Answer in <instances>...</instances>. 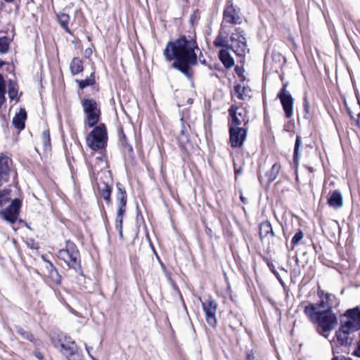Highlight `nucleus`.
<instances>
[{
  "label": "nucleus",
  "mask_w": 360,
  "mask_h": 360,
  "mask_svg": "<svg viewBox=\"0 0 360 360\" xmlns=\"http://www.w3.org/2000/svg\"><path fill=\"white\" fill-rule=\"evenodd\" d=\"M219 57L220 60L222 62V63L226 68H231V67L233 66L234 60L233 58L231 56L227 49H221L219 51Z\"/></svg>",
  "instance_id": "nucleus-23"
},
{
  "label": "nucleus",
  "mask_w": 360,
  "mask_h": 360,
  "mask_svg": "<svg viewBox=\"0 0 360 360\" xmlns=\"http://www.w3.org/2000/svg\"><path fill=\"white\" fill-rule=\"evenodd\" d=\"M126 205H118L117 214L124 215L125 212Z\"/></svg>",
  "instance_id": "nucleus-42"
},
{
  "label": "nucleus",
  "mask_w": 360,
  "mask_h": 360,
  "mask_svg": "<svg viewBox=\"0 0 360 360\" xmlns=\"http://www.w3.org/2000/svg\"><path fill=\"white\" fill-rule=\"evenodd\" d=\"M58 257L76 272L82 273L79 252L72 242L70 240L66 242L65 248L58 252Z\"/></svg>",
  "instance_id": "nucleus-4"
},
{
  "label": "nucleus",
  "mask_w": 360,
  "mask_h": 360,
  "mask_svg": "<svg viewBox=\"0 0 360 360\" xmlns=\"http://www.w3.org/2000/svg\"><path fill=\"white\" fill-rule=\"evenodd\" d=\"M26 119L27 112L25 109L21 108L13 118L12 124L16 129L22 130L25 128V122Z\"/></svg>",
  "instance_id": "nucleus-21"
},
{
  "label": "nucleus",
  "mask_w": 360,
  "mask_h": 360,
  "mask_svg": "<svg viewBox=\"0 0 360 360\" xmlns=\"http://www.w3.org/2000/svg\"><path fill=\"white\" fill-rule=\"evenodd\" d=\"M124 215L117 214L115 219V226L116 229L119 231V235L121 238H123L122 233V221H123Z\"/></svg>",
  "instance_id": "nucleus-38"
},
{
  "label": "nucleus",
  "mask_w": 360,
  "mask_h": 360,
  "mask_svg": "<svg viewBox=\"0 0 360 360\" xmlns=\"http://www.w3.org/2000/svg\"><path fill=\"white\" fill-rule=\"evenodd\" d=\"M301 144H302L301 136H297L295 144L294 155H293V159L295 162H297V160H298L299 148H300Z\"/></svg>",
  "instance_id": "nucleus-39"
},
{
  "label": "nucleus",
  "mask_w": 360,
  "mask_h": 360,
  "mask_svg": "<svg viewBox=\"0 0 360 360\" xmlns=\"http://www.w3.org/2000/svg\"><path fill=\"white\" fill-rule=\"evenodd\" d=\"M98 159L101 161L103 160L102 158H99Z\"/></svg>",
  "instance_id": "nucleus-54"
},
{
  "label": "nucleus",
  "mask_w": 360,
  "mask_h": 360,
  "mask_svg": "<svg viewBox=\"0 0 360 360\" xmlns=\"http://www.w3.org/2000/svg\"><path fill=\"white\" fill-rule=\"evenodd\" d=\"M57 17L61 27L64 28L68 33H70V31L68 28L70 16L66 13H60L57 15Z\"/></svg>",
  "instance_id": "nucleus-28"
},
{
  "label": "nucleus",
  "mask_w": 360,
  "mask_h": 360,
  "mask_svg": "<svg viewBox=\"0 0 360 360\" xmlns=\"http://www.w3.org/2000/svg\"><path fill=\"white\" fill-rule=\"evenodd\" d=\"M41 142L43 148L45 151H49L51 149V139L49 130H44L41 136Z\"/></svg>",
  "instance_id": "nucleus-26"
},
{
  "label": "nucleus",
  "mask_w": 360,
  "mask_h": 360,
  "mask_svg": "<svg viewBox=\"0 0 360 360\" xmlns=\"http://www.w3.org/2000/svg\"><path fill=\"white\" fill-rule=\"evenodd\" d=\"M318 295L320 297V301L319 303H310L307 304V306H314L316 309V311L319 314H322L323 311H332L329 305L328 304L327 302L326 301V299L323 297V290H318Z\"/></svg>",
  "instance_id": "nucleus-20"
},
{
  "label": "nucleus",
  "mask_w": 360,
  "mask_h": 360,
  "mask_svg": "<svg viewBox=\"0 0 360 360\" xmlns=\"http://www.w3.org/2000/svg\"><path fill=\"white\" fill-rule=\"evenodd\" d=\"M303 237H304L303 232L302 231H297L292 239V245L294 246V245L298 244L300 242V240L303 238Z\"/></svg>",
  "instance_id": "nucleus-40"
},
{
  "label": "nucleus",
  "mask_w": 360,
  "mask_h": 360,
  "mask_svg": "<svg viewBox=\"0 0 360 360\" xmlns=\"http://www.w3.org/2000/svg\"><path fill=\"white\" fill-rule=\"evenodd\" d=\"M229 114L230 116L229 127H240L243 124L245 125L249 122V118L247 115V112L244 108H240L232 105L229 109Z\"/></svg>",
  "instance_id": "nucleus-9"
},
{
  "label": "nucleus",
  "mask_w": 360,
  "mask_h": 360,
  "mask_svg": "<svg viewBox=\"0 0 360 360\" xmlns=\"http://www.w3.org/2000/svg\"><path fill=\"white\" fill-rule=\"evenodd\" d=\"M287 85L288 84H283L278 94V98L281 101L285 117L290 118L293 115L294 99L290 93L287 91Z\"/></svg>",
  "instance_id": "nucleus-10"
},
{
  "label": "nucleus",
  "mask_w": 360,
  "mask_h": 360,
  "mask_svg": "<svg viewBox=\"0 0 360 360\" xmlns=\"http://www.w3.org/2000/svg\"><path fill=\"white\" fill-rule=\"evenodd\" d=\"M228 33L226 30H222L221 27L216 39L214 41V45L216 47H223L231 49L237 56H245L248 49L247 40L245 37L244 30L240 28H236L235 32L231 35V42L229 44Z\"/></svg>",
  "instance_id": "nucleus-3"
},
{
  "label": "nucleus",
  "mask_w": 360,
  "mask_h": 360,
  "mask_svg": "<svg viewBox=\"0 0 360 360\" xmlns=\"http://www.w3.org/2000/svg\"><path fill=\"white\" fill-rule=\"evenodd\" d=\"M229 129V142L232 148L243 146L247 136V129L242 127L231 126Z\"/></svg>",
  "instance_id": "nucleus-11"
},
{
  "label": "nucleus",
  "mask_w": 360,
  "mask_h": 360,
  "mask_svg": "<svg viewBox=\"0 0 360 360\" xmlns=\"http://www.w3.org/2000/svg\"><path fill=\"white\" fill-rule=\"evenodd\" d=\"M34 355L38 359H39V360L43 359V355L40 352H35Z\"/></svg>",
  "instance_id": "nucleus-45"
},
{
  "label": "nucleus",
  "mask_w": 360,
  "mask_h": 360,
  "mask_svg": "<svg viewBox=\"0 0 360 360\" xmlns=\"http://www.w3.org/2000/svg\"><path fill=\"white\" fill-rule=\"evenodd\" d=\"M354 354L358 357L360 356V341L357 342L356 348L354 351Z\"/></svg>",
  "instance_id": "nucleus-43"
},
{
  "label": "nucleus",
  "mask_w": 360,
  "mask_h": 360,
  "mask_svg": "<svg viewBox=\"0 0 360 360\" xmlns=\"http://www.w3.org/2000/svg\"><path fill=\"white\" fill-rule=\"evenodd\" d=\"M20 205L21 202L18 199L13 200L6 209L0 211V216L10 224H14L18 218Z\"/></svg>",
  "instance_id": "nucleus-12"
},
{
  "label": "nucleus",
  "mask_w": 360,
  "mask_h": 360,
  "mask_svg": "<svg viewBox=\"0 0 360 360\" xmlns=\"http://www.w3.org/2000/svg\"><path fill=\"white\" fill-rule=\"evenodd\" d=\"M242 22L243 18L240 8L235 6L232 1H229L223 12L221 29L226 30L229 24L236 25Z\"/></svg>",
  "instance_id": "nucleus-7"
},
{
  "label": "nucleus",
  "mask_w": 360,
  "mask_h": 360,
  "mask_svg": "<svg viewBox=\"0 0 360 360\" xmlns=\"http://www.w3.org/2000/svg\"><path fill=\"white\" fill-rule=\"evenodd\" d=\"M323 297L331 309L333 307V306L338 305V302L337 300L336 297L334 295L328 292L325 293L323 292Z\"/></svg>",
  "instance_id": "nucleus-33"
},
{
  "label": "nucleus",
  "mask_w": 360,
  "mask_h": 360,
  "mask_svg": "<svg viewBox=\"0 0 360 360\" xmlns=\"http://www.w3.org/2000/svg\"><path fill=\"white\" fill-rule=\"evenodd\" d=\"M181 130L180 134L177 136V141L180 146L183 148H186V145L189 141V133L190 126L185 123L183 118H181Z\"/></svg>",
  "instance_id": "nucleus-17"
},
{
  "label": "nucleus",
  "mask_w": 360,
  "mask_h": 360,
  "mask_svg": "<svg viewBox=\"0 0 360 360\" xmlns=\"http://www.w3.org/2000/svg\"><path fill=\"white\" fill-rule=\"evenodd\" d=\"M5 64V62H4L2 60L0 59V68Z\"/></svg>",
  "instance_id": "nucleus-49"
},
{
  "label": "nucleus",
  "mask_w": 360,
  "mask_h": 360,
  "mask_svg": "<svg viewBox=\"0 0 360 360\" xmlns=\"http://www.w3.org/2000/svg\"><path fill=\"white\" fill-rule=\"evenodd\" d=\"M348 112L349 114V116L351 117L352 120H354L356 123L357 124V125L359 124L360 123V112H359L357 115H356V118H354L353 115L352 114V112L349 110V109H348Z\"/></svg>",
  "instance_id": "nucleus-41"
},
{
  "label": "nucleus",
  "mask_w": 360,
  "mask_h": 360,
  "mask_svg": "<svg viewBox=\"0 0 360 360\" xmlns=\"http://www.w3.org/2000/svg\"><path fill=\"white\" fill-rule=\"evenodd\" d=\"M340 326L352 334L360 329V307L347 309L340 316Z\"/></svg>",
  "instance_id": "nucleus-5"
},
{
  "label": "nucleus",
  "mask_w": 360,
  "mask_h": 360,
  "mask_svg": "<svg viewBox=\"0 0 360 360\" xmlns=\"http://www.w3.org/2000/svg\"><path fill=\"white\" fill-rule=\"evenodd\" d=\"M6 2H12L14 0H5Z\"/></svg>",
  "instance_id": "nucleus-51"
},
{
  "label": "nucleus",
  "mask_w": 360,
  "mask_h": 360,
  "mask_svg": "<svg viewBox=\"0 0 360 360\" xmlns=\"http://www.w3.org/2000/svg\"><path fill=\"white\" fill-rule=\"evenodd\" d=\"M240 199L243 202H244V198L243 196H240Z\"/></svg>",
  "instance_id": "nucleus-53"
},
{
  "label": "nucleus",
  "mask_w": 360,
  "mask_h": 360,
  "mask_svg": "<svg viewBox=\"0 0 360 360\" xmlns=\"http://www.w3.org/2000/svg\"><path fill=\"white\" fill-rule=\"evenodd\" d=\"M68 360H84L81 352L77 348L73 352H70L65 355Z\"/></svg>",
  "instance_id": "nucleus-36"
},
{
  "label": "nucleus",
  "mask_w": 360,
  "mask_h": 360,
  "mask_svg": "<svg viewBox=\"0 0 360 360\" xmlns=\"http://www.w3.org/2000/svg\"><path fill=\"white\" fill-rule=\"evenodd\" d=\"M281 169V165L279 163H275L271 168V169L266 173L269 181L271 182L274 181Z\"/></svg>",
  "instance_id": "nucleus-27"
},
{
  "label": "nucleus",
  "mask_w": 360,
  "mask_h": 360,
  "mask_svg": "<svg viewBox=\"0 0 360 360\" xmlns=\"http://www.w3.org/2000/svg\"><path fill=\"white\" fill-rule=\"evenodd\" d=\"M10 162L7 156L3 154L0 155V187L8 181L11 172Z\"/></svg>",
  "instance_id": "nucleus-14"
},
{
  "label": "nucleus",
  "mask_w": 360,
  "mask_h": 360,
  "mask_svg": "<svg viewBox=\"0 0 360 360\" xmlns=\"http://www.w3.org/2000/svg\"><path fill=\"white\" fill-rule=\"evenodd\" d=\"M198 53L201 54L195 39L185 36L167 43L164 56L168 61L174 60L172 68L178 70L187 78L193 75V66L197 65Z\"/></svg>",
  "instance_id": "nucleus-1"
},
{
  "label": "nucleus",
  "mask_w": 360,
  "mask_h": 360,
  "mask_svg": "<svg viewBox=\"0 0 360 360\" xmlns=\"http://www.w3.org/2000/svg\"><path fill=\"white\" fill-rule=\"evenodd\" d=\"M233 96L240 100L246 101L251 98V89L248 86L237 84L234 86Z\"/></svg>",
  "instance_id": "nucleus-19"
},
{
  "label": "nucleus",
  "mask_w": 360,
  "mask_h": 360,
  "mask_svg": "<svg viewBox=\"0 0 360 360\" xmlns=\"http://www.w3.org/2000/svg\"><path fill=\"white\" fill-rule=\"evenodd\" d=\"M255 356L252 352H250L247 354L246 359L247 360H255Z\"/></svg>",
  "instance_id": "nucleus-44"
},
{
  "label": "nucleus",
  "mask_w": 360,
  "mask_h": 360,
  "mask_svg": "<svg viewBox=\"0 0 360 360\" xmlns=\"http://www.w3.org/2000/svg\"><path fill=\"white\" fill-rule=\"evenodd\" d=\"M202 309L205 314L206 321L207 323L214 327L217 325L216 314L217 310V303L212 299L202 302L201 300Z\"/></svg>",
  "instance_id": "nucleus-13"
},
{
  "label": "nucleus",
  "mask_w": 360,
  "mask_h": 360,
  "mask_svg": "<svg viewBox=\"0 0 360 360\" xmlns=\"http://www.w3.org/2000/svg\"><path fill=\"white\" fill-rule=\"evenodd\" d=\"M11 40L7 37H0V54H5L9 50Z\"/></svg>",
  "instance_id": "nucleus-30"
},
{
  "label": "nucleus",
  "mask_w": 360,
  "mask_h": 360,
  "mask_svg": "<svg viewBox=\"0 0 360 360\" xmlns=\"http://www.w3.org/2000/svg\"><path fill=\"white\" fill-rule=\"evenodd\" d=\"M352 333L340 326L339 329L335 332L337 342L341 346H347L352 342Z\"/></svg>",
  "instance_id": "nucleus-16"
},
{
  "label": "nucleus",
  "mask_w": 360,
  "mask_h": 360,
  "mask_svg": "<svg viewBox=\"0 0 360 360\" xmlns=\"http://www.w3.org/2000/svg\"><path fill=\"white\" fill-rule=\"evenodd\" d=\"M84 111L86 115V124L92 127L98 123L100 118V109L93 98H84L82 101Z\"/></svg>",
  "instance_id": "nucleus-8"
},
{
  "label": "nucleus",
  "mask_w": 360,
  "mask_h": 360,
  "mask_svg": "<svg viewBox=\"0 0 360 360\" xmlns=\"http://www.w3.org/2000/svg\"><path fill=\"white\" fill-rule=\"evenodd\" d=\"M332 360H352L351 359H345V357L334 356Z\"/></svg>",
  "instance_id": "nucleus-46"
},
{
  "label": "nucleus",
  "mask_w": 360,
  "mask_h": 360,
  "mask_svg": "<svg viewBox=\"0 0 360 360\" xmlns=\"http://www.w3.org/2000/svg\"><path fill=\"white\" fill-rule=\"evenodd\" d=\"M314 306H305L304 314L309 321L316 324L317 333L323 337L328 338L329 333L338 325V319L333 311H323L319 314Z\"/></svg>",
  "instance_id": "nucleus-2"
},
{
  "label": "nucleus",
  "mask_w": 360,
  "mask_h": 360,
  "mask_svg": "<svg viewBox=\"0 0 360 360\" xmlns=\"http://www.w3.org/2000/svg\"><path fill=\"white\" fill-rule=\"evenodd\" d=\"M60 352L65 355L70 352H73L77 348V346L71 338L63 336L59 339V346Z\"/></svg>",
  "instance_id": "nucleus-15"
},
{
  "label": "nucleus",
  "mask_w": 360,
  "mask_h": 360,
  "mask_svg": "<svg viewBox=\"0 0 360 360\" xmlns=\"http://www.w3.org/2000/svg\"><path fill=\"white\" fill-rule=\"evenodd\" d=\"M117 199L118 205L127 204V195L125 191L117 185Z\"/></svg>",
  "instance_id": "nucleus-32"
},
{
  "label": "nucleus",
  "mask_w": 360,
  "mask_h": 360,
  "mask_svg": "<svg viewBox=\"0 0 360 360\" xmlns=\"http://www.w3.org/2000/svg\"><path fill=\"white\" fill-rule=\"evenodd\" d=\"M357 103L360 105V98H359L358 94H356Z\"/></svg>",
  "instance_id": "nucleus-50"
},
{
  "label": "nucleus",
  "mask_w": 360,
  "mask_h": 360,
  "mask_svg": "<svg viewBox=\"0 0 360 360\" xmlns=\"http://www.w3.org/2000/svg\"><path fill=\"white\" fill-rule=\"evenodd\" d=\"M17 332L19 335H20L22 336V338H24L25 340H28L30 342H34L35 339H34L33 335L32 333L25 330L23 328H18L17 329Z\"/></svg>",
  "instance_id": "nucleus-37"
},
{
  "label": "nucleus",
  "mask_w": 360,
  "mask_h": 360,
  "mask_svg": "<svg viewBox=\"0 0 360 360\" xmlns=\"http://www.w3.org/2000/svg\"><path fill=\"white\" fill-rule=\"evenodd\" d=\"M79 83V88L83 89L86 86H89L90 85H92L94 84L95 79L94 74L91 73L89 77H87L85 79H82L80 81H77Z\"/></svg>",
  "instance_id": "nucleus-34"
},
{
  "label": "nucleus",
  "mask_w": 360,
  "mask_h": 360,
  "mask_svg": "<svg viewBox=\"0 0 360 360\" xmlns=\"http://www.w3.org/2000/svg\"><path fill=\"white\" fill-rule=\"evenodd\" d=\"M111 188L110 186L105 183H103V187L100 188V193L102 197L105 200H106L108 203L111 202L110 195H111Z\"/></svg>",
  "instance_id": "nucleus-29"
},
{
  "label": "nucleus",
  "mask_w": 360,
  "mask_h": 360,
  "mask_svg": "<svg viewBox=\"0 0 360 360\" xmlns=\"http://www.w3.org/2000/svg\"><path fill=\"white\" fill-rule=\"evenodd\" d=\"M86 350L88 352V354L91 357V359H93V360H95L94 356L91 355L90 352H89V347L87 345H86Z\"/></svg>",
  "instance_id": "nucleus-47"
},
{
  "label": "nucleus",
  "mask_w": 360,
  "mask_h": 360,
  "mask_svg": "<svg viewBox=\"0 0 360 360\" xmlns=\"http://www.w3.org/2000/svg\"><path fill=\"white\" fill-rule=\"evenodd\" d=\"M328 204L333 208H340L343 205V199L339 191H334L328 198Z\"/></svg>",
  "instance_id": "nucleus-22"
},
{
  "label": "nucleus",
  "mask_w": 360,
  "mask_h": 360,
  "mask_svg": "<svg viewBox=\"0 0 360 360\" xmlns=\"http://www.w3.org/2000/svg\"><path fill=\"white\" fill-rule=\"evenodd\" d=\"M107 130L103 124L96 127L86 137L88 146L94 150L103 148L107 143Z\"/></svg>",
  "instance_id": "nucleus-6"
},
{
  "label": "nucleus",
  "mask_w": 360,
  "mask_h": 360,
  "mask_svg": "<svg viewBox=\"0 0 360 360\" xmlns=\"http://www.w3.org/2000/svg\"><path fill=\"white\" fill-rule=\"evenodd\" d=\"M11 199V189L5 188L0 191V206L4 205Z\"/></svg>",
  "instance_id": "nucleus-31"
},
{
  "label": "nucleus",
  "mask_w": 360,
  "mask_h": 360,
  "mask_svg": "<svg viewBox=\"0 0 360 360\" xmlns=\"http://www.w3.org/2000/svg\"><path fill=\"white\" fill-rule=\"evenodd\" d=\"M52 269L50 271L49 276L51 279L52 282L55 284H60L61 283V276L58 273L57 270L53 267L51 265Z\"/></svg>",
  "instance_id": "nucleus-35"
},
{
  "label": "nucleus",
  "mask_w": 360,
  "mask_h": 360,
  "mask_svg": "<svg viewBox=\"0 0 360 360\" xmlns=\"http://www.w3.org/2000/svg\"><path fill=\"white\" fill-rule=\"evenodd\" d=\"M70 71L72 75H77L83 70L82 62L79 58H74L70 63Z\"/></svg>",
  "instance_id": "nucleus-25"
},
{
  "label": "nucleus",
  "mask_w": 360,
  "mask_h": 360,
  "mask_svg": "<svg viewBox=\"0 0 360 360\" xmlns=\"http://www.w3.org/2000/svg\"><path fill=\"white\" fill-rule=\"evenodd\" d=\"M18 86L17 83L11 79H10L8 82V94L11 100H16L18 101L19 98L18 97Z\"/></svg>",
  "instance_id": "nucleus-24"
},
{
  "label": "nucleus",
  "mask_w": 360,
  "mask_h": 360,
  "mask_svg": "<svg viewBox=\"0 0 360 360\" xmlns=\"http://www.w3.org/2000/svg\"><path fill=\"white\" fill-rule=\"evenodd\" d=\"M304 106L305 110L307 111L308 110V108H309V105H308V103L307 102L306 100L304 101Z\"/></svg>",
  "instance_id": "nucleus-48"
},
{
  "label": "nucleus",
  "mask_w": 360,
  "mask_h": 360,
  "mask_svg": "<svg viewBox=\"0 0 360 360\" xmlns=\"http://www.w3.org/2000/svg\"><path fill=\"white\" fill-rule=\"evenodd\" d=\"M200 61L201 63H205V60H201V59H200Z\"/></svg>",
  "instance_id": "nucleus-52"
},
{
  "label": "nucleus",
  "mask_w": 360,
  "mask_h": 360,
  "mask_svg": "<svg viewBox=\"0 0 360 360\" xmlns=\"http://www.w3.org/2000/svg\"><path fill=\"white\" fill-rule=\"evenodd\" d=\"M259 236L263 242L264 240L269 241L270 238H272L274 236V233L269 221H266L260 224Z\"/></svg>",
  "instance_id": "nucleus-18"
}]
</instances>
